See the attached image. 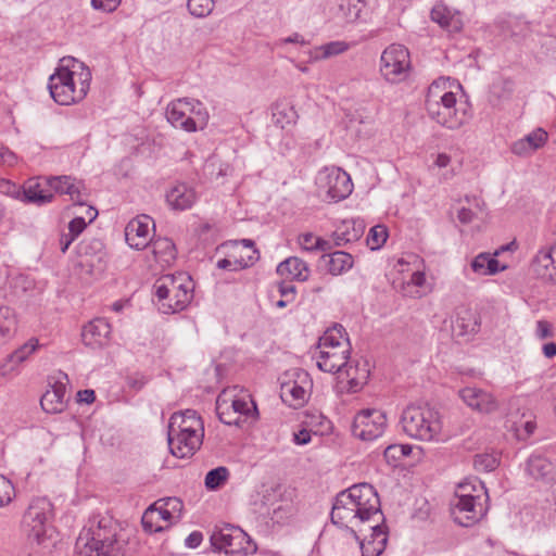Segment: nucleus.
Here are the masks:
<instances>
[{
    "label": "nucleus",
    "mask_w": 556,
    "mask_h": 556,
    "mask_svg": "<svg viewBox=\"0 0 556 556\" xmlns=\"http://www.w3.org/2000/svg\"><path fill=\"white\" fill-rule=\"evenodd\" d=\"M118 532L111 516H91L76 540L74 556H125L127 542Z\"/></svg>",
    "instance_id": "nucleus-1"
},
{
    "label": "nucleus",
    "mask_w": 556,
    "mask_h": 556,
    "mask_svg": "<svg viewBox=\"0 0 556 556\" xmlns=\"http://www.w3.org/2000/svg\"><path fill=\"white\" fill-rule=\"evenodd\" d=\"M90 70L74 58H63L62 64L49 78L48 88L52 99L61 105L81 101L90 87Z\"/></svg>",
    "instance_id": "nucleus-2"
},
{
    "label": "nucleus",
    "mask_w": 556,
    "mask_h": 556,
    "mask_svg": "<svg viewBox=\"0 0 556 556\" xmlns=\"http://www.w3.org/2000/svg\"><path fill=\"white\" fill-rule=\"evenodd\" d=\"M160 309L164 314H174L185 309L193 298L191 278L185 274L165 275L153 285Z\"/></svg>",
    "instance_id": "nucleus-3"
},
{
    "label": "nucleus",
    "mask_w": 556,
    "mask_h": 556,
    "mask_svg": "<svg viewBox=\"0 0 556 556\" xmlns=\"http://www.w3.org/2000/svg\"><path fill=\"white\" fill-rule=\"evenodd\" d=\"M317 350L318 352L314 356L316 358L317 367L325 372H344L349 378L350 388L353 391H356V389L368 378L369 370L366 368V364H363L361 367L359 363L353 365V363L349 361V339H345V345L343 348Z\"/></svg>",
    "instance_id": "nucleus-4"
},
{
    "label": "nucleus",
    "mask_w": 556,
    "mask_h": 556,
    "mask_svg": "<svg viewBox=\"0 0 556 556\" xmlns=\"http://www.w3.org/2000/svg\"><path fill=\"white\" fill-rule=\"evenodd\" d=\"M400 422L408 437L425 442L438 440L442 429L439 413L428 405L407 406Z\"/></svg>",
    "instance_id": "nucleus-5"
},
{
    "label": "nucleus",
    "mask_w": 556,
    "mask_h": 556,
    "mask_svg": "<svg viewBox=\"0 0 556 556\" xmlns=\"http://www.w3.org/2000/svg\"><path fill=\"white\" fill-rule=\"evenodd\" d=\"M52 517L53 505L47 497L31 500L21 521L22 531L28 541L45 545L52 533L50 526Z\"/></svg>",
    "instance_id": "nucleus-6"
},
{
    "label": "nucleus",
    "mask_w": 556,
    "mask_h": 556,
    "mask_svg": "<svg viewBox=\"0 0 556 556\" xmlns=\"http://www.w3.org/2000/svg\"><path fill=\"white\" fill-rule=\"evenodd\" d=\"M210 542L213 551L224 552L227 556H248L257 551V545L250 535L232 525L215 527Z\"/></svg>",
    "instance_id": "nucleus-7"
},
{
    "label": "nucleus",
    "mask_w": 556,
    "mask_h": 556,
    "mask_svg": "<svg viewBox=\"0 0 556 556\" xmlns=\"http://www.w3.org/2000/svg\"><path fill=\"white\" fill-rule=\"evenodd\" d=\"M410 68V59L407 48L393 43L384 49L380 58V72L392 84L403 81Z\"/></svg>",
    "instance_id": "nucleus-8"
},
{
    "label": "nucleus",
    "mask_w": 556,
    "mask_h": 556,
    "mask_svg": "<svg viewBox=\"0 0 556 556\" xmlns=\"http://www.w3.org/2000/svg\"><path fill=\"white\" fill-rule=\"evenodd\" d=\"M488 501L479 495L467 498L453 497L450 502L451 516L459 526L471 527L485 516L489 509Z\"/></svg>",
    "instance_id": "nucleus-9"
},
{
    "label": "nucleus",
    "mask_w": 556,
    "mask_h": 556,
    "mask_svg": "<svg viewBox=\"0 0 556 556\" xmlns=\"http://www.w3.org/2000/svg\"><path fill=\"white\" fill-rule=\"evenodd\" d=\"M386 427V414L380 409L367 408L356 414L351 430L354 437L372 441L383 434Z\"/></svg>",
    "instance_id": "nucleus-10"
},
{
    "label": "nucleus",
    "mask_w": 556,
    "mask_h": 556,
    "mask_svg": "<svg viewBox=\"0 0 556 556\" xmlns=\"http://www.w3.org/2000/svg\"><path fill=\"white\" fill-rule=\"evenodd\" d=\"M318 186L334 202L348 198L353 189L349 174L339 167L325 168L317 177Z\"/></svg>",
    "instance_id": "nucleus-11"
},
{
    "label": "nucleus",
    "mask_w": 556,
    "mask_h": 556,
    "mask_svg": "<svg viewBox=\"0 0 556 556\" xmlns=\"http://www.w3.org/2000/svg\"><path fill=\"white\" fill-rule=\"evenodd\" d=\"M456 96L454 92L444 93L442 99L437 101V105L432 111L431 106H426L429 116L438 124L448 128L457 129L466 121L465 111L456 108Z\"/></svg>",
    "instance_id": "nucleus-12"
},
{
    "label": "nucleus",
    "mask_w": 556,
    "mask_h": 556,
    "mask_svg": "<svg viewBox=\"0 0 556 556\" xmlns=\"http://www.w3.org/2000/svg\"><path fill=\"white\" fill-rule=\"evenodd\" d=\"M343 493L349 495L350 500L355 505L354 507L357 508L363 516H367L369 519H380V500L372 485L369 483H358L344 490Z\"/></svg>",
    "instance_id": "nucleus-13"
},
{
    "label": "nucleus",
    "mask_w": 556,
    "mask_h": 556,
    "mask_svg": "<svg viewBox=\"0 0 556 556\" xmlns=\"http://www.w3.org/2000/svg\"><path fill=\"white\" fill-rule=\"evenodd\" d=\"M311 380L306 371H296L294 380L282 381L280 386V397L290 407L299 408L308 399V387Z\"/></svg>",
    "instance_id": "nucleus-14"
},
{
    "label": "nucleus",
    "mask_w": 556,
    "mask_h": 556,
    "mask_svg": "<svg viewBox=\"0 0 556 556\" xmlns=\"http://www.w3.org/2000/svg\"><path fill=\"white\" fill-rule=\"evenodd\" d=\"M151 229L154 230V222L150 216L142 214L132 218L125 227L126 242L132 249H146L152 241Z\"/></svg>",
    "instance_id": "nucleus-15"
},
{
    "label": "nucleus",
    "mask_w": 556,
    "mask_h": 556,
    "mask_svg": "<svg viewBox=\"0 0 556 556\" xmlns=\"http://www.w3.org/2000/svg\"><path fill=\"white\" fill-rule=\"evenodd\" d=\"M354 506L349 495H345L343 491L340 492L332 506L331 521L341 527H349V525L356 526L371 520L367 516H363Z\"/></svg>",
    "instance_id": "nucleus-16"
},
{
    "label": "nucleus",
    "mask_w": 556,
    "mask_h": 556,
    "mask_svg": "<svg viewBox=\"0 0 556 556\" xmlns=\"http://www.w3.org/2000/svg\"><path fill=\"white\" fill-rule=\"evenodd\" d=\"M203 434H192L189 432H178L168 430L167 442L170 453L178 457L185 458L193 455L202 444Z\"/></svg>",
    "instance_id": "nucleus-17"
},
{
    "label": "nucleus",
    "mask_w": 556,
    "mask_h": 556,
    "mask_svg": "<svg viewBox=\"0 0 556 556\" xmlns=\"http://www.w3.org/2000/svg\"><path fill=\"white\" fill-rule=\"evenodd\" d=\"M23 202L45 205L53 200L50 177H31L23 184Z\"/></svg>",
    "instance_id": "nucleus-18"
},
{
    "label": "nucleus",
    "mask_w": 556,
    "mask_h": 556,
    "mask_svg": "<svg viewBox=\"0 0 556 556\" xmlns=\"http://www.w3.org/2000/svg\"><path fill=\"white\" fill-rule=\"evenodd\" d=\"M459 396L468 407L481 414H491L498 407L493 394L481 388H463L459 390Z\"/></svg>",
    "instance_id": "nucleus-19"
},
{
    "label": "nucleus",
    "mask_w": 556,
    "mask_h": 556,
    "mask_svg": "<svg viewBox=\"0 0 556 556\" xmlns=\"http://www.w3.org/2000/svg\"><path fill=\"white\" fill-rule=\"evenodd\" d=\"M530 270L536 278L556 283V248L540 250L531 262Z\"/></svg>",
    "instance_id": "nucleus-20"
},
{
    "label": "nucleus",
    "mask_w": 556,
    "mask_h": 556,
    "mask_svg": "<svg viewBox=\"0 0 556 556\" xmlns=\"http://www.w3.org/2000/svg\"><path fill=\"white\" fill-rule=\"evenodd\" d=\"M188 98L172 101L166 108V118L175 127L186 131L197 130V121L189 116Z\"/></svg>",
    "instance_id": "nucleus-21"
},
{
    "label": "nucleus",
    "mask_w": 556,
    "mask_h": 556,
    "mask_svg": "<svg viewBox=\"0 0 556 556\" xmlns=\"http://www.w3.org/2000/svg\"><path fill=\"white\" fill-rule=\"evenodd\" d=\"M50 188L53 197L54 193L67 194L75 204L85 205L84 185L72 176H50Z\"/></svg>",
    "instance_id": "nucleus-22"
},
{
    "label": "nucleus",
    "mask_w": 556,
    "mask_h": 556,
    "mask_svg": "<svg viewBox=\"0 0 556 556\" xmlns=\"http://www.w3.org/2000/svg\"><path fill=\"white\" fill-rule=\"evenodd\" d=\"M111 325L105 318H94L83 329V341L86 345L97 349L108 344Z\"/></svg>",
    "instance_id": "nucleus-23"
},
{
    "label": "nucleus",
    "mask_w": 556,
    "mask_h": 556,
    "mask_svg": "<svg viewBox=\"0 0 556 556\" xmlns=\"http://www.w3.org/2000/svg\"><path fill=\"white\" fill-rule=\"evenodd\" d=\"M168 430L178 432H189L192 434H203V421L195 410L186 409L185 412L174 413L168 421Z\"/></svg>",
    "instance_id": "nucleus-24"
},
{
    "label": "nucleus",
    "mask_w": 556,
    "mask_h": 556,
    "mask_svg": "<svg viewBox=\"0 0 556 556\" xmlns=\"http://www.w3.org/2000/svg\"><path fill=\"white\" fill-rule=\"evenodd\" d=\"M526 471L533 479L549 483L556 478V466L543 454L533 453L527 460Z\"/></svg>",
    "instance_id": "nucleus-25"
},
{
    "label": "nucleus",
    "mask_w": 556,
    "mask_h": 556,
    "mask_svg": "<svg viewBox=\"0 0 556 556\" xmlns=\"http://www.w3.org/2000/svg\"><path fill=\"white\" fill-rule=\"evenodd\" d=\"M430 17L448 33H459L464 26L462 14L441 2L433 5Z\"/></svg>",
    "instance_id": "nucleus-26"
},
{
    "label": "nucleus",
    "mask_w": 556,
    "mask_h": 556,
    "mask_svg": "<svg viewBox=\"0 0 556 556\" xmlns=\"http://www.w3.org/2000/svg\"><path fill=\"white\" fill-rule=\"evenodd\" d=\"M364 230L365 225L363 220L344 219L337 226L336 230L331 235L333 245L343 247L355 242L362 238Z\"/></svg>",
    "instance_id": "nucleus-27"
},
{
    "label": "nucleus",
    "mask_w": 556,
    "mask_h": 556,
    "mask_svg": "<svg viewBox=\"0 0 556 556\" xmlns=\"http://www.w3.org/2000/svg\"><path fill=\"white\" fill-rule=\"evenodd\" d=\"M369 529L371 530L370 535L359 540L362 556H379L386 548L388 534L378 523V519L375 525L369 526Z\"/></svg>",
    "instance_id": "nucleus-28"
},
{
    "label": "nucleus",
    "mask_w": 556,
    "mask_h": 556,
    "mask_svg": "<svg viewBox=\"0 0 556 556\" xmlns=\"http://www.w3.org/2000/svg\"><path fill=\"white\" fill-rule=\"evenodd\" d=\"M67 403L66 386L56 381L47 390L40 399L42 409L50 414H58L65 409Z\"/></svg>",
    "instance_id": "nucleus-29"
},
{
    "label": "nucleus",
    "mask_w": 556,
    "mask_h": 556,
    "mask_svg": "<svg viewBox=\"0 0 556 556\" xmlns=\"http://www.w3.org/2000/svg\"><path fill=\"white\" fill-rule=\"evenodd\" d=\"M197 200V193L193 188L186 184H177L166 193L168 205L177 211L190 208Z\"/></svg>",
    "instance_id": "nucleus-30"
},
{
    "label": "nucleus",
    "mask_w": 556,
    "mask_h": 556,
    "mask_svg": "<svg viewBox=\"0 0 556 556\" xmlns=\"http://www.w3.org/2000/svg\"><path fill=\"white\" fill-rule=\"evenodd\" d=\"M277 273L292 280L305 281L309 276V268L303 260L291 256L277 266Z\"/></svg>",
    "instance_id": "nucleus-31"
},
{
    "label": "nucleus",
    "mask_w": 556,
    "mask_h": 556,
    "mask_svg": "<svg viewBox=\"0 0 556 556\" xmlns=\"http://www.w3.org/2000/svg\"><path fill=\"white\" fill-rule=\"evenodd\" d=\"M149 247L151 248L155 262L161 266H168L176 258L175 244L168 238H157L152 240Z\"/></svg>",
    "instance_id": "nucleus-32"
},
{
    "label": "nucleus",
    "mask_w": 556,
    "mask_h": 556,
    "mask_svg": "<svg viewBox=\"0 0 556 556\" xmlns=\"http://www.w3.org/2000/svg\"><path fill=\"white\" fill-rule=\"evenodd\" d=\"M327 270L333 275H341L353 267V256L344 251H336L323 256Z\"/></svg>",
    "instance_id": "nucleus-33"
},
{
    "label": "nucleus",
    "mask_w": 556,
    "mask_h": 556,
    "mask_svg": "<svg viewBox=\"0 0 556 556\" xmlns=\"http://www.w3.org/2000/svg\"><path fill=\"white\" fill-rule=\"evenodd\" d=\"M346 331L342 325L336 324L333 327L326 330L319 338L317 349H340L345 345Z\"/></svg>",
    "instance_id": "nucleus-34"
},
{
    "label": "nucleus",
    "mask_w": 556,
    "mask_h": 556,
    "mask_svg": "<svg viewBox=\"0 0 556 556\" xmlns=\"http://www.w3.org/2000/svg\"><path fill=\"white\" fill-rule=\"evenodd\" d=\"M17 327L14 311L9 306H0V345L13 338Z\"/></svg>",
    "instance_id": "nucleus-35"
},
{
    "label": "nucleus",
    "mask_w": 556,
    "mask_h": 556,
    "mask_svg": "<svg viewBox=\"0 0 556 556\" xmlns=\"http://www.w3.org/2000/svg\"><path fill=\"white\" fill-rule=\"evenodd\" d=\"M298 117V112L289 103H277L273 108V121L282 129L289 125L295 124Z\"/></svg>",
    "instance_id": "nucleus-36"
},
{
    "label": "nucleus",
    "mask_w": 556,
    "mask_h": 556,
    "mask_svg": "<svg viewBox=\"0 0 556 556\" xmlns=\"http://www.w3.org/2000/svg\"><path fill=\"white\" fill-rule=\"evenodd\" d=\"M247 397L248 399L237 397L228 400L232 413L237 414V416H240L241 424L249 418L254 419L257 414L255 403L250 399L249 395Z\"/></svg>",
    "instance_id": "nucleus-37"
},
{
    "label": "nucleus",
    "mask_w": 556,
    "mask_h": 556,
    "mask_svg": "<svg viewBox=\"0 0 556 556\" xmlns=\"http://www.w3.org/2000/svg\"><path fill=\"white\" fill-rule=\"evenodd\" d=\"M484 497L489 500L488 491L481 481H464L457 484L453 497L467 498L469 496Z\"/></svg>",
    "instance_id": "nucleus-38"
},
{
    "label": "nucleus",
    "mask_w": 556,
    "mask_h": 556,
    "mask_svg": "<svg viewBox=\"0 0 556 556\" xmlns=\"http://www.w3.org/2000/svg\"><path fill=\"white\" fill-rule=\"evenodd\" d=\"M515 89V83L510 78H498L493 81L490 96L492 101H496L497 103L507 100L511 97Z\"/></svg>",
    "instance_id": "nucleus-39"
},
{
    "label": "nucleus",
    "mask_w": 556,
    "mask_h": 556,
    "mask_svg": "<svg viewBox=\"0 0 556 556\" xmlns=\"http://www.w3.org/2000/svg\"><path fill=\"white\" fill-rule=\"evenodd\" d=\"M451 92L452 91L450 90L448 79L439 78L432 81L431 85L428 87V91L426 94V106H431L433 110L437 105V101H439V99H442L444 93Z\"/></svg>",
    "instance_id": "nucleus-40"
},
{
    "label": "nucleus",
    "mask_w": 556,
    "mask_h": 556,
    "mask_svg": "<svg viewBox=\"0 0 556 556\" xmlns=\"http://www.w3.org/2000/svg\"><path fill=\"white\" fill-rule=\"evenodd\" d=\"M216 412L220 421L224 422L225 425H241L240 416H237V414L232 413V409L230 408L229 405V401L228 399H226L225 393L218 395L216 400Z\"/></svg>",
    "instance_id": "nucleus-41"
},
{
    "label": "nucleus",
    "mask_w": 556,
    "mask_h": 556,
    "mask_svg": "<svg viewBox=\"0 0 556 556\" xmlns=\"http://www.w3.org/2000/svg\"><path fill=\"white\" fill-rule=\"evenodd\" d=\"M412 451L409 444H391L384 450L383 456L389 465L397 467L403 458L410 455Z\"/></svg>",
    "instance_id": "nucleus-42"
},
{
    "label": "nucleus",
    "mask_w": 556,
    "mask_h": 556,
    "mask_svg": "<svg viewBox=\"0 0 556 556\" xmlns=\"http://www.w3.org/2000/svg\"><path fill=\"white\" fill-rule=\"evenodd\" d=\"M364 8L363 0H341L339 4V12L346 22H355Z\"/></svg>",
    "instance_id": "nucleus-43"
},
{
    "label": "nucleus",
    "mask_w": 556,
    "mask_h": 556,
    "mask_svg": "<svg viewBox=\"0 0 556 556\" xmlns=\"http://www.w3.org/2000/svg\"><path fill=\"white\" fill-rule=\"evenodd\" d=\"M229 471L226 467H217L210 470L205 476V486L207 490L219 489L228 479Z\"/></svg>",
    "instance_id": "nucleus-44"
},
{
    "label": "nucleus",
    "mask_w": 556,
    "mask_h": 556,
    "mask_svg": "<svg viewBox=\"0 0 556 556\" xmlns=\"http://www.w3.org/2000/svg\"><path fill=\"white\" fill-rule=\"evenodd\" d=\"M258 260V251L256 249H253L252 253L247 257H240L236 258L233 262H231L228 258H222L217 262V267L219 269H229L232 264H235V270L237 269H243L247 267L252 266L256 261Z\"/></svg>",
    "instance_id": "nucleus-45"
},
{
    "label": "nucleus",
    "mask_w": 556,
    "mask_h": 556,
    "mask_svg": "<svg viewBox=\"0 0 556 556\" xmlns=\"http://www.w3.org/2000/svg\"><path fill=\"white\" fill-rule=\"evenodd\" d=\"M387 227L383 225H376L369 230L367 237V244L370 247L371 250H378L387 241Z\"/></svg>",
    "instance_id": "nucleus-46"
},
{
    "label": "nucleus",
    "mask_w": 556,
    "mask_h": 556,
    "mask_svg": "<svg viewBox=\"0 0 556 556\" xmlns=\"http://www.w3.org/2000/svg\"><path fill=\"white\" fill-rule=\"evenodd\" d=\"M473 466L478 471L490 472L496 469L498 466V459L492 454H477L473 458Z\"/></svg>",
    "instance_id": "nucleus-47"
},
{
    "label": "nucleus",
    "mask_w": 556,
    "mask_h": 556,
    "mask_svg": "<svg viewBox=\"0 0 556 556\" xmlns=\"http://www.w3.org/2000/svg\"><path fill=\"white\" fill-rule=\"evenodd\" d=\"M189 12L197 17L208 15L214 8V0H188Z\"/></svg>",
    "instance_id": "nucleus-48"
},
{
    "label": "nucleus",
    "mask_w": 556,
    "mask_h": 556,
    "mask_svg": "<svg viewBox=\"0 0 556 556\" xmlns=\"http://www.w3.org/2000/svg\"><path fill=\"white\" fill-rule=\"evenodd\" d=\"M348 49V45L343 41H331L327 45L319 47L316 51L315 59H327L332 55H338Z\"/></svg>",
    "instance_id": "nucleus-49"
},
{
    "label": "nucleus",
    "mask_w": 556,
    "mask_h": 556,
    "mask_svg": "<svg viewBox=\"0 0 556 556\" xmlns=\"http://www.w3.org/2000/svg\"><path fill=\"white\" fill-rule=\"evenodd\" d=\"M37 346L38 340L30 339L28 342H26L11 354L10 361L16 364L24 362L30 354L36 351Z\"/></svg>",
    "instance_id": "nucleus-50"
},
{
    "label": "nucleus",
    "mask_w": 556,
    "mask_h": 556,
    "mask_svg": "<svg viewBox=\"0 0 556 556\" xmlns=\"http://www.w3.org/2000/svg\"><path fill=\"white\" fill-rule=\"evenodd\" d=\"M156 513L153 508H148L141 518V523L146 532L154 533L163 531V527L159 525V519L155 518Z\"/></svg>",
    "instance_id": "nucleus-51"
},
{
    "label": "nucleus",
    "mask_w": 556,
    "mask_h": 556,
    "mask_svg": "<svg viewBox=\"0 0 556 556\" xmlns=\"http://www.w3.org/2000/svg\"><path fill=\"white\" fill-rule=\"evenodd\" d=\"M15 496V489L12 482L0 475V507L9 505Z\"/></svg>",
    "instance_id": "nucleus-52"
},
{
    "label": "nucleus",
    "mask_w": 556,
    "mask_h": 556,
    "mask_svg": "<svg viewBox=\"0 0 556 556\" xmlns=\"http://www.w3.org/2000/svg\"><path fill=\"white\" fill-rule=\"evenodd\" d=\"M103 250V243L97 238L84 239L78 245L80 255H93Z\"/></svg>",
    "instance_id": "nucleus-53"
},
{
    "label": "nucleus",
    "mask_w": 556,
    "mask_h": 556,
    "mask_svg": "<svg viewBox=\"0 0 556 556\" xmlns=\"http://www.w3.org/2000/svg\"><path fill=\"white\" fill-rule=\"evenodd\" d=\"M527 144L532 148L533 151L538 150L539 148L543 147L545 142L547 141V132L542 129L538 128L527 136L523 137Z\"/></svg>",
    "instance_id": "nucleus-54"
},
{
    "label": "nucleus",
    "mask_w": 556,
    "mask_h": 556,
    "mask_svg": "<svg viewBox=\"0 0 556 556\" xmlns=\"http://www.w3.org/2000/svg\"><path fill=\"white\" fill-rule=\"evenodd\" d=\"M23 185L20 186L7 179H0V192L23 202Z\"/></svg>",
    "instance_id": "nucleus-55"
},
{
    "label": "nucleus",
    "mask_w": 556,
    "mask_h": 556,
    "mask_svg": "<svg viewBox=\"0 0 556 556\" xmlns=\"http://www.w3.org/2000/svg\"><path fill=\"white\" fill-rule=\"evenodd\" d=\"M188 108H192V110H188L189 114H194L197 116V121L201 123L203 126L207 124L208 113L203 104L199 100L188 98Z\"/></svg>",
    "instance_id": "nucleus-56"
},
{
    "label": "nucleus",
    "mask_w": 556,
    "mask_h": 556,
    "mask_svg": "<svg viewBox=\"0 0 556 556\" xmlns=\"http://www.w3.org/2000/svg\"><path fill=\"white\" fill-rule=\"evenodd\" d=\"M87 224L88 223L85 220V217L77 216L68 223L67 233L72 235L73 238L76 239L86 229Z\"/></svg>",
    "instance_id": "nucleus-57"
},
{
    "label": "nucleus",
    "mask_w": 556,
    "mask_h": 556,
    "mask_svg": "<svg viewBox=\"0 0 556 556\" xmlns=\"http://www.w3.org/2000/svg\"><path fill=\"white\" fill-rule=\"evenodd\" d=\"M121 0H91V5L94 10H100L108 13L113 12Z\"/></svg>",
    "instance_id": "nucleus-58"
},
{
    "label": "nucleus",
    "mask_w": 556,
    "mask_h": 556,
    "mask_svg": "<svg viewBox=\"0 0 556 556\" xmlns=\"http://www.w3.org/2000/svg\"><path fill=\"white\" fill-rule=\"evenodd\" d=\"M488 254L481 253L471 262V268L475 273L486 276Z\"/></svg>",
    "instance_id": "nucleus-59"
},
{
    "label": "nucleus",
    "mask_w": 556,
    "mask_h": 556,
    "mask_svg": "<svg viewBox=\"0 0 556 556\" xmlns=\"http://www.w3.org/2000/svg\"><path fill=\"white\" fill-rule=\"evenodd\" d=\"M535 334L541 340L552 338L553 337L552 325L547 320H539L536 323Z\"/></svg>",
    "instance_id": "nucleus-60"
},
{
    "label": "nucleus",
    "mask_w": 556,
    "mask_h": 556,
    "mask_svg": "<svg viewBox=\"0 0 556 556\" xmlns=\"http://www.w3.org/2000/svg\"><path fill=\"white\" fill-rule=\"evenodd\" d=\"M511 152L518 156H526L533 153L534 151L532 150V148H530L529 144H527L525 139L521 138L513 143Z\"/></svg>",
    "instance_id": "nucleus-61"
},
{
    "label": "nucleus",
    "mask_w": 556,
    "mask_h": 556,
    "mask_svg": "<svg viewBox=\"0 0 556 556\" xmlns=\"http://www.w3.org/2000/svg\"><path fill=\"white\" fill-rule=\"evenodd\" d=\"M155 503L151 505L149 508H153L156 513L155 518L159 520L169 521L173 518L172 511L169 508L163 506V504L159 505Z\"/></svg>",
    "instance_id": "nucleus-62"
},
{
    "label": "nucleus",
    "mask_w": 556,
    "mask_h": 556,
    "mask_svg": "<svg viewBox=\"0 0 556 556\" xmlns=\"http://www.w3.org/2000/svg\"><path fill=\"white\" fill-rule=\"evenodd\" d=\"M317 238L312 232L302 233L299 237V243L304 250L314 251V243Z\"/></svg>",
    "instance_id": "nucleus-63"
},
{
    "label": "nucleus",
    "mask_w": 556,
    "mask_h": 556,
    "mask_svg": "<svg viewBox=\"0 0 556 556\" xmlns=\"http://www.w3.org/2000/svg\"><path fill=\"white\" fill-rule=\"evenodd\" d=\"M16 159V155L9 148L0 146V164L13 165Z\"/></svg>",
    "instance_id": "nucleus-64"
}]
</instances>
